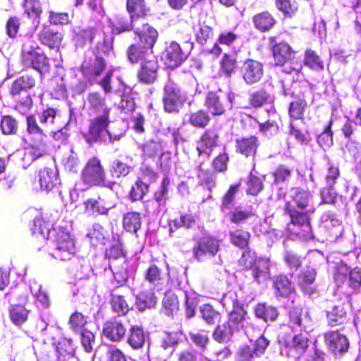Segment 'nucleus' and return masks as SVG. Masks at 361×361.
Returning a JSON list of instances; mask_svg holds the SVG:
<instances>
[{
    "label": "nucleus",
    "mask_w": 361,
    "mask_h": 361,
    "mask_svg": "<svg viewBox=\"0 0 361 361\" xmlns=\"http://www.w3.org/2000/svg\"><path fill=\"white\" fill-rule=\"evenodd\" d=\"M288 197L289 200L286 204L285 210L290 219L288 230L302 240L314 239L310 221V215L314 211L310 204L312 195L305 190L293 188L288 192Z\"/></svg>",
    "instance_id": "f257e3e1"
},
{
    "label": "nucleus",
    "mask_w": 361,
    "mask_h": 361,
    "mask_svg": "<svg viewBox=\"0 0 361 361\" xmlns=\"http://www.w3.org/2000/svg\"><path fill=\"white\" fill-rule=\"evenodd\" d=\"M290 324L293 329H301L304 333L284 339V346L288 350V355L300 356L308 346V331L312 330L313 322L308 312H303L300 308H293L290 312Z\"/></svg>",
    "instance_id": "f03ea898"
},
{
    "label": "nucleus",
    "mask_w": 361,
    "mask_h": 361,
    "mask_svg": "<svg viewBox=\"0 0 361 361\" xmlns=\"http://www.w3.org/2000/svg\"><path fill=\"white\" fill-rule=\"evenodd\" d=\"M135 34L139 37V42L128 47V60L135 63L153 58L152 49L158 37L157 31L148 23H142V27H136Z\"/></svg>",
    "instance_id": "7ed1b4c3"
},
{
    "label": "nucleus",
    "mask_w": 361,
    "mask_h": 361,
    "mask_svg": "<svg viewBox=\"0 0 361 361\" xmlns=\"http://www.w3.org/2000/svg\"><path fill=\"white\" fill-rule=\"evenodd\" d=\"M126 7L130 23L123 18H118L115 23H111L113 35H119L131 30L136 31V27H142V23H145L143 21L147 15V9L144 0H127Z\"/></svg>",
    "instance_id": "20e7f679"
},
{
    "label": "nucleus",
    "mask_w": 361,
    "mask_h": 361,
    "mask_svg": "<svg viewBox=\"0 0 361 361\" xmlns=\"http://www.w3.org/2000/svg\"><path fill=\"white\" fill-rule=\"evenodd\" d=\"M21 61L25 66L32 68L41 75L49 72V58L42 51L38 44L30 38L27 39L23 45Z\"/></svg>",
    "instance_id": "39448f33"
},
{
    "label": "nucleus",
    "mask_w": 361,
    "mask_h": 361,
    "mask_svg": "<svg viewBox=\"0 0 361 361\" xmlns=\"http://www.w3.org/2000/svg\"><path fill=\"white\" fill-rule=\"evenodd\" d=\"M221 304L227 311H230L226 324L235 332L239 331L244 326L245 311L239 301L237 293L229 291L224 294L221 299Z\"/></svg>",
    "instance_id": "423d86ee"
},
{
    "label": "nucleus",
    "mask_w": 361,
    "mask_h": 361,
    "mask_svg": "<svg viewBox=\"0 0 361 361\" xmlns=\"http://www.w3.org/2000/svg\"><path fill=\"white\" fill-rule=\"evenodd\" d=\"M188 99L187 93L178 84L168 81L164 88L163 104L168 113H178Z\"/></svg>",
    "instance_id": "0eeeda50"
},
{
    "label": "nucleus",
    "mask_w": 361,
    "mask_h": 361,
    "mask_svg": "<svg viewBox=\"0 0 361 361\" xmlns=\"http://www.w3.org/2000/svg\"><path fill=\"white\" fill-rule=\"evenodd\" d=\"M35 79L30 75L25 74L17 78L12 83L10 93L13 98L26 108H31L32 100L28 90L35 85Z\"/></svg>",
    "instance_id": "6e6552de"
},
{
    "label": "nucleus",
    "mask_w": 361,
    "mask_h": 361,
    "mask_svg": "<svg viewBox=\"0 0 361 361\" xmlns=\"http://www.w3.org/2000/svg\"><path fill=\"white\" fill-rule=\"evenodd\" d=\"M109 123V114L93 116L89 121L88 130L82 133L86 142L90 145L98 142H103Z\"/></svg>",
    "instance_id": "1a4fd4ad"
},
{
    "label": "nucleus",
    "mask_w": 361,
    "mask_h": 361,
    "mask_svg": "<svg viewBox=\"0 0 361 361\" xmlns=\"http://www.w3.org/2000/svg\"><path fill=\"white\" fill-rule=\"evenodd\" d=\"M75 254V241L70 234L63 231L57 233L54 241V248L51 252L52 257L59 260H69Z\"/></svg>",
    "instance_id": "9d476101"
},
{
    "label": "nucleus",
    "mask_w": 361,
    "mask_h": 361,
    "mask_svg": "<svg viewBox=\"0 0 361 361\" xmlns=\"http://www.w3.org/2000/svg\"><path fill=\"white\" fill-rule=\"evenodd\" d=\"M105 171L100 160L97 157L91 158L81 173V180L88 186L100 185L104 183Z\"/></svg>",
    "instance_id": "9b49d317"
},
{
    "label": "nucleus",
    "mask_w": 361,
    "mask_h": 361,
    "mask_svg": "<svg viewBox=\"0 0 361 361\" xmlns=\"http://www.w3.org/2000/svg\"><path fill=\"white\" fill-rule=\"evenodd\" d=\"M269 344V341L262 335L256 341H250L249 344L240 346L237 351V358L239 361H253L264 353Z\"/></svg>",
    "instance_id": "f8f14e48"
},
{
    "label": "nucleus",
    "mask_w": 361,
    "mask_h": 361,
    "mask_svg": "<svg viewBox=\"0 0 361 361\" xmlns=\"http://www.w3.org/2000/svg\"><path fill=\"white\" fill-rule=\"evenodd\" d=\"M324 340L329 350L335 355L345 353L350 345L348 338L338 331H329L324 333Z\"/></svg>",
    "instance_id": "ddd939ff"
},
{
    "label": "nucleus",
    "mask_w": 361,
    "mask_h": 361,
    "mask_svg": "<svg viewBox=\"0 0 361 361\" xmlns=\"http://www.w3.org/2000/svg\"><path fill=\"white\" fill-rule=\"evenodd\" d=\"M240 75L246 85L257 83L264 75L263 64L256 60L247 59L241 66Z\"/></svg>",
    "instance_id": "4468645a"
},
{
    "label": "nucleus",
    "mask_w": 361,
    "mask_h": 361,
    "mask_svg": "<svg viewBox=\"0 0 361 361\" xmlns=\"http://www.w3.org/2000/svg\"><path fill=\"white\" fill-rule=\"evenodd\" d=\"M169 178H164L159 188L154 194V200L147 202L146 210L148 213L158 214L164 209L166 202L169 198Z\"/></svg>",
    "instance_id": "2eb2a0df"
},
{
    "label": "nucleus",
    "mask_w": 361,
    "mask_h": 361,
    "mask_svg": "<svg viewBox=\"0 0 361 361\" xmlns=\"http://www.w3.org/2000/svg\"><path fill=\"white\" fill-rule=\"evenodd\" d=\"M219 249V241L211 236H203L193 248V255L198 261L203 260L207 255L214 257Z\"/></svg>",
    "instance_id": "dca6fc26"
},
{
    "label": "nucleus",
    "mask_w": 361,
    "mask_h": 361,
    "mask_svg": "<svg viewBox=\"0 0 361 361\" xmlns=\"http://www.w3.org/2000/svg\"><path fill=\"white\" fill-rule=\"evenodd\" d=\"M87 114L90 116L110 114V109L106 102V97L101 93L92 92L88 93L86 99Z\"/></svg>",
    "instance_id": "f3484780"
},
{
    "label": "nucleus",
    "mask_w": 361,
    "mask_h": 361,
    "mask_svg": "<svg viewBox=\"0 0 361 361\" xmlns=\"http://www.w3.org/2000/svg\"><path fill=\"white\" fill-rule=\"evenodd\" d=\"M187 57L188 54L185 53L176 42H171L166 46L162 55L165 64L171 69L180 66Z\"/></svg>",
    "instance_id": "a211bd4d"
},
{
    "label": "nucleus",
    "mask_w": 361,
    "mask_h": 361,
    "mask_svg": "<svg viewBox=\"0 0 361 361\" xmlns=\"http://www.w3.org/2000/svg\"><path fill=\"white\" fill-rule=\"evenodd\" d=\"M40 124L47 129V133L59 128L61 116L59 109L53 107H46L37 114Z\"/></svg>",
    "instance_id": "6ab92c4d"
},
{
    "label": "nucleus",
    "mask_w": 361,
    "mask_h": 361,
    "mask_svg": "<svg viewBox=\"0 0 361 361\" xmlns=\"http://www.w3.org/2000/svg\"><path fill=\"white\" fill-rule=\"evenodd\" d=\"M218 135L214 131L207 130L201 137L197 143V151L200 158L202 160L208 159L213 148L216 146Z\"/></svg>",
    "instance_id": "aec40b11"
},
{
    "label": "nucleus",
    "mask_w": 361,
    "mask_h": 361,
    "mask_svg": "<svg viewBox=\"0 0 361 361\" xmlns=\"http://www.w3.org/2000/svg\"><path fill=\"white\" fill-rule=\"evenodd\" d=\"M102 334L108 340L119 342L124 338L126 329L121 321L114 319L104 324Z\"/></svg>",
    "instance_id": "412c9836"
},
{
    "label": "nucleus",
    "mask_w": 361,
    "mask_h": 361,
    "mask_svg": "<svg viewBox=\"0 0 361 361\" xmlns=\"http://www.w3.org/2000/svg\"><path fill=\"white\" fill-rule=\"evenodd\" d=\"M159 65L157 60L153 57L142 62L140 69L137 73L139 80L145 84L154 83L157 78Z\"/></svg>",
    "instance_id": "4be33fe9"
},
{
    "label": "nucleus",
    "mask_w": 361,
    "mask_h": 361,
    "mask_svg": "<svg viewBox=\"0 0 361 361\" xmlns=\"http://www.w3.org/2000/svg\"><path fill=\"white\" fill-rule=\"evenodd\" d=\"M204 105L208 111L214 116L224 115L228 109L224 97L214 92H209L207 94Z\"/></svg>",
    "instance_id": "5701e85b"
},
{
    "label": "nucleus",
    "mask_w": 361,
    "mask_h": 361,
    "mask_svg": "<svg viewBox=\"0 0 361 361\" xmlns=\"http://www.w3.org/2000/svg\"><path fill=\"white\" fill-rule=\"evenodd\" d=\"M272 286L276 298H287L295 290L293 284L284 274L274 276L272 278Z\"/></svg>",
    "instance_id": "b1692460"
},
{
    "label": "nucleus",
    "mask_w": 361,
    "mask_h": 361,
    "mask_svg": "<svg viewBox=\"0 0 361 361\" xmlns=\"http://www.w3.org/2000/svg\"><path fill=\"white\" fill-rule=\"evenodd\" d=\"M97 30L93 27H75L73 30V41L77 47H84L92 42Z\"/></svg>",
    "instance_id": "393cba45"
},
{
    "label": "nucleus",
    "mask_w": 361,
    "mask_h": 361,
    "mask_svg": "<svg viewBox=\"0 0 361 361\" xmlns=\"http://www.w3.org/2000/svg\"><path fill=\"white\" fill-rule=\"evenodd\" d=\"M253 279L257 283L266 282L270 278V261L265 257H258L256 263L250 269Z\"/></svg>",
    "instance_id": "a878e982"
},
{
    "label": "nucleus",
    "mask_w": 361,
    "mask_h": 361,
    "mask_svg": "<svg viewBox=\"0 0 361 361\" xmlns=\"http://www.w3.org/2000/svg\"><path fill=\"white\" fill-rule=\"evenodd\" d=\"M106 66L105 59L99 54H96L91 64L84 63L82 66L83 75L89 80H96Z\"/></svg>",
    "instance_id": "bb28decb"
},
{
    "label": "nucleus",
    "mask_w": 361,
    "mask_h": 361,
    "mask_svg": "<svg viewBox=\"0 0 361 361\" xmlns=\"http://www.w3.org/2000/svg\"><path fill=\"white\" fill-rule=\"evenodd\" d=\"M109 268L114 275V279L117 281L118 284L123 286L125 284L128 279L133 276V269L129 267L127 260L125 263L117 262L112 261L109 262Z\"/></svg>",
    "instance_id": "cd10ccee"
},
{
    "label": "nucleus",
    "mask_w": 361,
    "mask_h": 361,
    "mask_svg": "<svg viewBox=\"0 0 361 361\" xmlns=\"http://www.w3.org/2000/svg\"><path fill=\"white\" fill-rule=\"evenodd\" d=\"M273 56L277 66H283L286 62L294 59L295 52L286 42H280L272 47Z\"/></svg>",
    "instance_id": "c85d7f7f"
},
{
    "label": "nucleus",
    "mask_w": 361,
    "mask_h": 361,
    "mask_svg": "<svg viewBox=\"0 0 361 361\" xmlns=\"http://www.w3.org/2000/svg\"><path fill=\"white\" fill-rule=\"evenodd\" d=\"M59 174L56 169L44 168L39 172L41 189L49 192L59 183Z\"/></svg>",
    "instance_id": "c756f323"
},
{
    "label": "nucleus",
    "mask_w": 361,
    "mask_h": 361,
    "mask_svg": "<svg viewBox=\"0 0 361 361\" xmlns=\"http://www.w3.org/2000/svg\"><path fill=\"white\" fill-rule=\"evenodd\" d=\"M320 196L323 203L331 204L337 207H345L348 205L347 197L338 195L333 187L326 185L320 191Z\"/></svg>",
    "instance_id": "7c9ffc66"
},
{
    "label": "nucleus",
    "mask_w": 361,
    "mask_h": 361,
    "mask_svg": "<svg viewBox=\"0 0 361 361\" xmlns=\"http://www.w3.org/2000/svg\"><path fill=\"white\" fill-rule=\"evenodd\" d=\"M259 145V140L255 136L243 137L238 139L235 141V148L237 152L246 157H254Z\"/></svg>",
    "instance_id": "2f4dec72"
},
{
    "label": "nucleus",
    "mask_w": 361,
    "mask_h": 361,
    "mask_svg": "<svg viewBox=\"0 0 361 361\" xmlns=\"http://www.w3.org/2000/svg\"><path fill=\"white\" fill-rule=\"evenodd\" d=\"M158 302V298L152 290H144L139 293L135 297V305L140 312L148 309H153Z\"/></svg>",
    "instance_id": "473e14b6"
},
{
    "label": "nucleus",
    "mask_w": 361,
    "mask_h": 361,
    "mask_svg": "<svg viewBox=\"0 0 361 361\" xmlns=\"http://www.w3.org/2000/svg\"><path fill=\"white\" fill-rule=\"evenodd\" d=\"M328 324L331 326L342 324L346 319L347 312L343 304L339 303L329 307L326 310Z\"/></svg>",
    "instance_id": "72a5a7b5"
},
{
    "label": "nucleus",
    "mask_w": 361,
    "mask_h": 361,
    "mask_svg": "<svg viewBox=\"0 0 361 361\" xmlns=\"http://www.w3.org/2000/svg\"><path fill=\"white\" fill-rule=\"evenodd\" d=\"M182 338V334L178 331H164L159 337V346L171 354Z\"/></svg>",
    "instance_id": "f704fd0d"
},
{
    "label": "nucleus",
    "mask_w": 361,
    "mask_h": 361,
    "mask_svg": "<svg viewBox=\"0 0 361 361\" xmlns=\"http://www.w3.org/2000/svg\"><path fill=\"white\" fill-rule=\"evenodd\" d=\"M62 38L60 32L54 31L49 27H44L39 33L40 42L51 49L58 48Z\"/></svg>",
    "instance_id": "c9c22d12"
},
{
    "label": "nucleus",
    "mask_w": 361,
    "mask_h": 361,
    "mask_svg": "<svg viewBox=\"0 0 361 361\" xmlns=\"http://www.w3.org/2000/svg\"><path fill=\"white\" fill-rule=\"evenodd\" d=\"M37 140H34L30 147L26 149L23 158L24 159H27L28 161H33L47 154V145L45 142V138L37 137Z\"/></svg>",
    "instance_id": "e433bc0d"
},
{
    "label": "nucleus",
    "mask_w": 361,
    "mask_h": 361,
    "mask_svg": "<svg viewBox=\"0 0 361 361\" xmlns=\"http://www.w3.org/2000/svg\"><path fill=\"white\" fill-rule=\"evenodd\" d=\"M126 159V162L116 159L111 163L110 172L113 177L117 178L125 177L133 171L134 165L133 164L132 157L127 156Z\"/></svg>",
    "instance_id": "4c0bfd02"
},
{
    "label": "nucleus",
    "mask_w": 361,
    "mask_h": 361,
    "mask_svg": "<svg viewBox=\"0 0 361 361\" xmlns=\"http://www.w3.org/2000/svg\"><path fill=\"white\" fill-rule=\"evenodd\" d=\"M85 213L88 216H97L106 214L109 210L104 205V201L100 197L97 198H89L84 202Z\"/></svg>",
    "instance_id": "58836bf2"
},
{
    "label": "nucleus",
    "mask_w": 361,
    "mask_h": 361,
    "mask_svg": "<svg viewBox=\"0 0 361 361\" xmlns=\"http://www.w3.org/2000/svg\"><path fill=\"white\" fill-rule=\"evenodd\" d=\"M316 271L307 267L298 276V285L305 294L312 295L314 292L312 284L315 280Z\"/></svg>",
    "instance_id": "ea45409f"
},
{
    "label": "nucleus",
    "mask_w": 361,
    "mask_h": 361,
    "mask_svg": "<svg viewBox=\"0 0 361 361\" xmlns=\"http://www.w3.org/2000/svg\"><path fill=\"white\" fill-rule=\"evenodd\" d=\"M30 310L21 305H13L9 308V317L16 326H21L28 319Z\"/></svg>",
    "instance_id": "a19ab883"
},
{
    "label": "nucleus",
    "mask_w": 361,
    "mask_h": 361,
    "mask_svg": "<svg viewBox=\"0 0 361 361\" xmlns=\"http://www.w3.org/2000/svg\"><path fill=\"white\" fill-rule=\"evenodd\" d=\"M146 334L142 328L139 326H132L130 329L127 342L129 345L135 349H140L145 343Z\"/></svg>",
    "instance_id": "79ce46f5"
},
{
    "label": "nucleus",
    "mask_w": 361,
    "mask_h": 361,
    "mask_svg": "<svg viewBox=\"0 0 361 361\" xmlns=\"http://www.w3.org/2000/svg\"><path fill=\"white\" fill-rule=\"evenodd\" d=\"M255 27L261 32L271 29L276 23L274 17L267 11L255 15L252 18Z\"/></svg>",
    "instance_id": "37998d69"
},
{
    "label": "nucleus",
    "mask_w": 361,
    "mask_h": 361,
    "mask_svg": "<svg viewBox=\"0 0 361 361\" xmlns=\"http://www.w3.org/2000/svg\"><path fill=\"white\" fill-rule=\"evenodd\" d=\"M254 215L255 212L252 206H238L231 212L230 220L234 224H239L245 222Z\"/></svg>",
    "instance_id": "c03bdc74"
},
{
    "label": "nucleus",
    "mask_w": 361,
    "mask_h": 361,
    "mask_svg": "<svg viewBox=\"0 0 361 361\" xmlns=\"http://www.w3.org/2000/svg\"><path fill=\"white\" fill-rule=\"evenodd\" d=\"M25 13L33 19V24L38 26L42 13V6L39 0H25L23 4Z\"/></svg>",
    "instance_id": "a18cd8bd"
},
{
    "label": "nucleus",
    "mask_w": 361,
    "mask_h": 361,
    "mask_svg": "<svg viewBox=\"0 0 361 361\" xmlns=\"http://www.w3.org/2000/svg\"><path fill=\"white\" fill-rule=\"evenodd\" d=\"M255 314L257 318L263 319L264 322H273L279 316L277 309L266 303H259L255 308Z\"/></svg>",
    "instance_id": "49530a36"
},
{
    "label": "nucleus",
    "mask_w": 361,
    "mask_h": 361,
    "mask_svg": "<svg viewBox=\"0 0 361 361\" xmlns=\"http://www.w3.org/2000/svg\"><path fill=\"white\" fill-rule=\"evenodd\" d=\"M141 217L138 212H131L126 214L123 219V228L130 233H136L141 227Z\"/></svg>",
    "instance_id": "de8ad7c7"
},
{
    "label": "nucleus",
    "mask_w": 361,
    "mask_h": 361,
    "mask_svg": "<svg viewBox=\"0 0 361 361\" xmlns=\"http://www.w3.org/2000/svg\"><path fill=\"white\" fill-rule=\"evenodd\" d=\"M27 122V132L29 135L46 138L47 137V129L37 122V119L35 116L30 115L26 118Z\"/></svg>",
    "instance_id": "09e8293b"
},
{
    "label": "nucleus",
    "mask_w": 361,
    "mask_h": 361,
    "mask_svg": "<svg viewBox=\"0 0 361 361\" xmlns=\"http://www.w3.org/2000/svg\"><path fill=\"white\" fill-rule=\"evenodd\" d=\"M235 332L226 324L216 326L212 334V337L216 341L225 343L231 340Z\"/></svg>",
    "instance_id": "8fccbe9b"
},
{
    "label": "nucleus",
    "mask_w": 361,
    "mask_h": 361,
    "mask_svg": "<svg viewBox=\"0 0 361 361\" xmlns=\"http://www.w3.org/2000/svg\"><path fill=\"white\" fill-rule=\"evenodd\" d=\"M200 312L202 318L208 324H214L221 319V313L214 309L210 304H204L200 306Z\"/></svg>",
    "instance_id": "3c124183"
},
{
    "label": "nucleus",
    "mask_w": 361,
    "mask_h": 361,
    "mask_svg": "<svg viewBox=\"0 0 361 361\" xmlns=\"http://www.w3.org/2000/svg\"><path fill=\"white\" fill-rule=\"evenodd\" d=\"M145 279L157 290L162 289L164 279L161 277L160 270L156 265H151L147 269Z\"/></svg>",
    "instance_id": "603ef678"
},
{
    "label": "nucleus",
    "mask_w": 361,
    "mask_h": 361,
    "mask_svg": "<svg viewBox=\"0 0 361 361\" xmlns=\"http://www.w3.org/2000/svg\"><path fill=\"white\" fill-rule=\"evenodd\" d=\"M195 36L196 42L201 46H204L213 37V27L204 23L200 24L195 30Z\"/></svg>",
    "instance_id": "864d4df0"
},
{
    "label": "nucleus",
    "mask_w": 361,
    "mask_h": 361,
    "mask_svg": "<svg viewBox=\"0 0 361 361\" xmlns=\"http://www.w3.org/2000/svg\"><path fill=\"white\" fill-rule=\"evenodd\" d=\"M0 129L4 135H16L18 131V122L11 116H4L1 119Z\"/></svg>",
    "instance_id": "5fc2aeb1"
},
{
    "label": "nucleus",
    "mask_w": 361,
    "mask_h": 361,
    "mask_svg": "<svg viewBox=\"0 0 361 361\" xmlns=\"http://www.w3.org/2000/svg\"><path fill=\"white\" fill-rule=\"evenodd\" d=\"M91 244L97 245V244L104 245L108 235L102 226L99 224H94L92 228L88 233Z\"/></svg>",
    "instance_id": "6e6d98bb"
},
{
    "label": "nucleus",
    "mask_w": 361,
    "mask_h": 361,
    "mask_svg": "<svg viewBox=\"0 0 361 361\" xmlns=\"http://www.w3.org/2000/svg\"><path fill=\"white\" fill-rule=\"evenodd\" d=\"M229 238L232 244L240 248H244L247 246L250 233L248 231L238 229L230 232Z\"/></svg>",
    "instance_id": "4d7b16f0"
},
{
    "label": "nucleus",
    "mask_w": 361,
    "mask_h": 361,
    "mask_svg": "<svg viewBox=\"0 0 361 361\" xmlns=\"http://www.w3.org/2000/svg\"><path fill=\"white\" fill-rule=\"evenodd\" d=\"M149 184L139 178L131 188L129 197L132 201L141 200L149 192Z\"/></svg>",
    "instance_id": "13d9d810"
},
{
    "label": "nucleus",
    "mask_w": 361,
    "mask_h": 361,
    "mask_svg": "<svg viewBox=\"0 0 361 361\" xmlns=\"http://www.w3.org/2000/svg\"><path fill=\"white\" fill-rule=\"evenodd\" d=\"M210 121V117L207 112L203 110H199L196 112L191 113L189 116V123L199 128H205Z\"/></svg>",
    "instance_id": "bf43d9fd"
},
{
    "label": "nucleus",
    "mask_w": 361,
    "mask_h": 361,
    "mask_svg": "<svg viewBox=\"0 0 361 361\" xmlns=\"http://www.w3.org/2000/svg\"><path fill=\"white\" fill-rule=\"evenodd\" d=\"M110 302L112 310L118 316L125 315L129 311L128 305L122 295L111 294Z\"/></svg>",
    "instance_id": "052dcab7"
},
{
    "label": "nucleus",
    "mask_w": 361,
    "mask_h": 361,
    "mask_svg": "<svg viewBox=\"0 0 361 361\" xmlns=\"http://www.w3.org/2000/svg\"><path fill=\"white\" fill-rule=\"evenodd\" d=\"M185 293V316L190 319L195 314L196 307L199 303V299L197 294L192 291H184Z\"/></svg>",
    "instance_id": "680f3d73"
},
{
    "label": "nucleus",
    "mask_w": 361,
    "mask_h": 361,
    "mask_svg": "<svg viewBox=\"0 0 361 361\" xmlns=\"http://www.w3.org/2000/svg\"><path fill=\"white\" fill-rule=\"evenodd\" d=\"M221 68L224 74L230 77L235 71L237 67V59L235 54H225L221 60Z\"/></svg>",
    "instance_id": "e2e57ef3"
},
{
    "label": "nucleus",
    "mask_w": 361,
    "mask_h": 361,
    "mask_svg": "<svg viewBox=\"0 0 361 361\" xmlns=\"http://www.w3.org/2000/svg\"><path fill=\"white\" fill-rule=\"evenodd\" d=\"M305 65L312 69L319 71L324 68L323 61L314 51L307 50L304 59Z\"/></svg>",
    "instance_id": "0e129e2a"
},
{
    "label": "nucleus",
    "mask_w": 361,
    "mask_h": 361,
    "mask_svg": "<svg viewBox=\"0 0 361 361\" xmlns=\"http://www.w3.org/2000/svg\"><path fill=\"white\" fill-rule=\"evenodd\" d=\"M162 303L164 308V313L167 316L172 317L178 310V301L175 295H166L163 299Z\"/></svg>",
    "instance_id": "69168bd1"
},
{
    "label": "nucleus",
    "mask_w": 361,
    "mask_h": 361,
    "mask_svg": "<svg viewBox=\"0 0 361 361\" xmlns=\"http://www.w3.org/2000/svg\"><path fill=\"white\" fill-rule=\"evenodd\" d=\"M106 255L109 259V262L116 261L117 262H121L123 264L125 263V261L127 260L122 245L120 243L113 245L109 250H106Z\"/></svg>",
    "instance_id": "338daca9"
},
{
    "label": "nucleus",
    "mask_w": 361,
    "mask_h": 361,
    "mask_svg": "<svg viewBox=\"0 0 361 361\" xmlns=\"http://www.w3.org/2000/svg\"><path fill=\"white\" fill-rule=\"evenodd\" d=\"M247 185V192L252 195H257L264 187L262 180L254 175L252 171L250 174Z\"/></svg>",
    "instance_id": "774afa93"
}]
</instances>
